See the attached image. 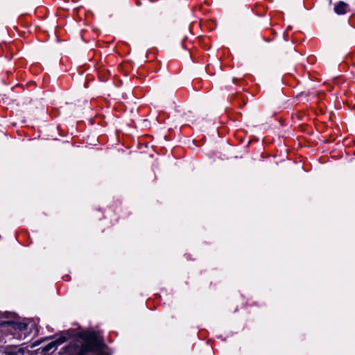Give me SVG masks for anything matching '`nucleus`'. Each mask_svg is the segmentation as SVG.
<instances>
[{"instance_id":"1","label":"nucleus","mask_w":355,"mask_h":355,"mask_svg":"<svg viewBox=\"0 0 355 355\" xmlns=\"http://www.w3.org/2000/svg\"><path fill=\"white\" fill-rule=\"evenodd\" d=\"M99 341L96 339H90L87 340L82 345V352H94L98 349Z\"/></svg>"},{"instance_id":"2","label":"nucleus","mask_w":355,"mask_h":355,"mask_svg":"<svg viewBox=\"0 0 355 355\" xmlns=\"http://www.w3.org/2000/svg\"><path fill=\"white\" fill-rule=\"evenodd\" d=\"M348 10V5L343 1H339L334 6V12L338 15L345 14Z\"/></svg>"},{"instance_id":"3","label":"nucleus","mask_w":355,"mask_h":355,"mask_svg":"<svg viewBox=\"0 0 355 355\" xmlns=\"http://www.w3.org/2000/svg\"><path fill=\"white\" fill-rule=\"evenodd\" d=\"M66 340L67 339H66V338L64 336H61L59 338H58L57 340H55L49 343L45 347V350L46 351H50V350H51L53 348H56L58 345L64 343L66 341Z\"/></svg>"},{"instance_id":"4","label":"nucleus","mask_w":355,"mask_h":355,"mask_svg":"<svg viewBox=\"0 0 355 355\" xmlns=\"http://www.w3.org/2000/svg\"><path fill=\"white\" fill-rule=\"evenodd\" d=\"M24 353V350L23 348H17V351H11V352H8L6 353V355H18V354H21V355H23Z\"/></svg>"},{"instance_id":"5","label":"nucleus","mask_w":355,"mask_h":355,"mask_svg":"<svg viewBox=\"0 0 355 355\" xmlns=\"http://www.w3.org/2000/svg\"><path fill=\"white\" fill-rule=\"evenodd\" d=\"M15 325L16 328L19 329L20 331L25 330L27 328V324L22 322L17 323Z\"/></svg>"}]
</instances>
